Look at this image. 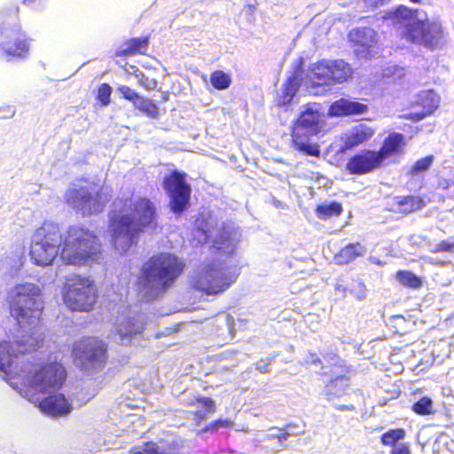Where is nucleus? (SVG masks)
<instances>
[{"label": "nucleus", "instance_id": "nucleus-1", "mask_svg": "<svg viewBox=\"0 0 454 454\" xmlns=\"http://www.w3.org/2000/svg\"><path fill=\"white\" fill-rule=\"evenodd\" d=\"M158 227L157 209L147 197L126 198L109 213L107 231L112 246L125 253L137 243L146 230Z\"/></svg>", "mask_w": 454, "mask_h": 454}, {"label": "nucleus", "instance_id": "nucleus-2", "mask_svg": "<svg viewBox=\"0 0 454 454\" xmlns=\"http://www.w3.org/2000/svg\"><path fill=\"white\" fill-rule=\"evenodd\" d=\"M32 239L60 251L62 262L69 265H84L101 253L98 236L82 224H71L63 231L55 223L43 222Z\"/></svg>", "mask_w": 454, "mask_h": 454}, {"label": "nucleus", "instance_id": "nucleus-3", "mask_svg": "<svg viewBox=\"0 0 454 454\" xmlns=\"http://www.w3.org/2000/svg\"><path fill=\"white\" fill-rule=\"evenodd\" d=\"M184 269V261L176 254L160 252L150 256L143 263L137 284L147 294L157 297L174 286Z\"/></svg>", "mask_w": 454, "mask_h": 454}, {"label": "nucleus", "instance_id": "nucleus-4", "mask_svg": "<svg viewBox=\"0 0 454 454\" xmlns=\"http://www.w3.org/2000/svg\"><path fill=\"white\" fill-rule=\"evenodd\" d=\"M5 303L19 327L33 329L41 322L44 301L42 288L37 284H15L7 290Z\"/></svg>", "mask_w": 454, "mask_h": 454}, {"label": "nucleus", "instance_id": "nucleus-5", "mask_svg": "<svg viewBox=\"0 0 454 454\" xmlns=\"http://www.w3.org/2000/svg\"><path fill=\"white\" fill-rule=\"evenodd\" d=\"M418 13V9H410L404 5L395 8L394 18L403 26L401 37L410 43L434 50L443 38L442 27L437 21L419 20Z\"/></svg>", "mask_w": 454, "mask_h": 454}, {"label": "nucleus", "instance_id": "nucleus-6", "mask_svg": "<svg viewBox=\"0 0 454 454\" xmlns=\"http://www.w3.org/2000/svg\"><path fill=\"white\" fill-rule=\"evenodd\" d=\"M67 380V371L59 362L33 363L24 374V384L35 393L47 394L59 390Z\"/></svg>", "mask_w": 454, "mask_h": 454}, {"label": "nucleus", "instance_id": "nucleus-7", "mask_svg": "<svg viewBox=\"0 0 454 454\" xmlns=\"http://www.w3.org/2000/svg\"><path fill=\"white\" fill-rule=\"evenodd\" d=\"M98 299L94 282L87 277L74 275L67 278L64 285L63 301L72 311L89 312L93 309Z\"/></svg>", "mask_w": 454, "mask_h": 454}, {"label": "nucleus", "instance_id": "nucleus-8", "mask_svg": "<svg viewBox=\"0 0 454 454\" xmlns=\"http://www.w3.org/2000/svg\"><path fill=\"white\" fill-rule=\"evenodd\" d=\"M236 278L237 274L227 272V269L210 262L196 270L192 286L195 290L207 295H216L227 290Z\"/></svg>", "mask_w": 454, "mask_h": 454}, {"label": "nucleus", "instance_id": "nucleus-9", "mask_svg": "<svg viewBox=\"0 0 454 454\" xmlns=\"http://www.w3.org/2000/svg\"><path fill=\"white\" fill-rule=\"evenodd\" d=\"M73 355L83 367L100 371L108 361V346L98 337L87 336L74 343Z\"/></svg>", "mask_w": 454, "mask_h": 454}, {"label": "nucleus", "instance_id": "nucleus-10", "mask_svg": "<svg viewBox=\"0 0 454 454\" xmlns=\"http://www.w3.org/2000/svg\"><path fill=\"white\" fill-rule=\"evenodd\" d=\"M66 203L83 217L103 212L106 200L100 189L80 186L68 189L65 194Z\"/></svg>", "mask_w": 454, "mask_h": 454}, {"label": "nucleus", "instance_id": "nucleus-11", "mask_svg": "<svg viewBox=\"0 0 454 454\" xmlns=\"http://www.w3.org/2000/svg\"><path fill=\"white\" fill-rule=\"evenodd\" d=\"M186 176V173L175 169L166 175L162 181V187L169 199V208L176 215L182 214L190 206L192 187Z\"/></svg>", "mask_w": 454, "mask_h": 454}, {"label": "nucleus", "instance_id": "nucleus-12", "mask_svg": "<svg viewBox=\"0 0 454 454\" xmlns=\"http://www.w3.org/2000/svg\"><path fill=\"white\" fill-rule=\"evenodd\" d=\"M0 35L3 36V40L0 41L1 56L5 57L8 61L27 58L30 50L31 39L22 29L20 24H16L12 27H1Z\"/></svg>", "mask_w": 454, "mask_h": 454}, {"label": "nucleus", "instance_id": "nucleus-13", "mask_svg": "<svg viewBox=\"0 0 454 454\" xmlns=\"http://www.w3.org/2000/svg\"><path fill=\"white\" fill-rule=\"evenodd\" d=\"M312 78L318 85L342 83L352 77L351 66L342 59H321L311 67Z\"/></svg>", "mask_w": 454, "mask_h": 454}, {"label": "nucleus", "instance_id": "nucleus-14", "mask_svg": "<svg viewBox=\"0 0 454 454\" xmlns=\"http://www.w3.org/2000/svg\"><path fill=\"white\" fill-rule=\"evenodd\" d=\"M383 167L376 150L365 149L351 156L345 166L351 175L362 176L372 173Z\"/></svg>", "mask_w": 454, "mask_h": 454}, {"label": "nucleus", "instance_id": "nucleus-15", "mask_svg": "<svg viewBox=\"0 0 454 454\" xmlns=\"http://www.w3.org/2000/svg\"><path fill=\"white\" fill-rule=\"evenodd\" d=\"M440 96L433 90L421 91L417 100L413 103L414 110L403 114V118L413 122H418L427 116L431 115L439 106Z\"/></svg>", "mask_w": 454, "mask_h": 454}, {"label": "nucleus", "instance_id": "nucleus-16", "mask_svg": "<svg viewBox=\"0 0 454 454\" xmlns=\"http://www.w3.org/2000/svg\"><path fill=\"white\" fill-rule=\"evenodd\" d=\"M318 135V133L294 123L291 129L292 145L296 151L307 156L319 157L320 146L317 143H310V138Z\"/></svg>", "mask_w": 454, "mask_h": 454}, {"label": "nucleus", "instance_id": "nucleus-17", "mask_svg": "<svg viewBox=\"0 0 454 454\" xmlns=\"http://www.w3.org/2000/svg\"><path fill=\"white\" fill-rule=\"evenodd\" d=\"M405 137L397 132L389 133L383 140L376 153L382 164L390 157H400L404 153Z\"/></svg>", "mask_w": 454, "mask_h": 454}, {"label": "nucleus", "instance_id": "nucleus-18", "mask_svg": "<svg viewBox=\"0 0 454 454\" xmlns=\"http://www.w3.org/2000/svg\"><path fill=\"white\" fill-rule=\"evenodd\" d=\"M29 255L35 265L45 267L51 265L58 255L60 256V251L32 239Z\"/></svg>", "mask_w": 454, "mask_h": 454}, {"label": "nucleus", "instance_id": "nucleus-19", "mask_svg": "<svg viewBox=\"0 0 454 454\" xmlns=\"http://www.w3.org/2000/svg\"><path fill=\"white\" fill-rule=\"evenodd\" d=\"M40 409L51 416H64L68 414L73 407L63 394L49 395L39 402Z\"/></svg>", "mask_w": 454, "mask_h": 454}, {"label": "nucleus", "instance_id": "nucleus-20", "mask_svg": "<svg viewBox=\"0 0 454 454\" xmlns=\"http://www.w3.org/2000/svg\"><path fill=\"white\" fill-rule=\"evenodd\" d=\"M375 130L365 123H359L353 126L350 131L346 134L342 144V151L350 150L369 141L374 135Z\"/></svg>", "mask_w": 454, "mask_h": 454}, {"label": "nucleus", "instance_id": "nucleus-21", "mask_svg": "<svg viewBox=\"0 0 454 454\" xmlns=\"http://www.w3.org/2000/svg\"><path fill=\"white\" fill-rule=\"evenodd\" d=\"M367 109L368 106L365 104L342 98L331 104L328 114L335 117L362 114L367 112Z\"/></svg>", "mask_w": 454, "mask_h": 454}, {"label": "nucleus", "instance_id": "nucleus-22", "mask_svg": "<svg viewBox=\"0 0 454 454\" xmlns=\"http://www.w3.org/2000/svg\"><path fill=\"white\" fill-rule=\"evenodd\" d=\"M150 43L149 35L132 37L125 40L114 51L115 57L145 54Z\"/></svg>", "mask_w": 454, "mask_h": 454}, {"label": "nucleus", "instance_id": "nucleus-23", "mask_svg": "<svg viewBox=\"0 0 454 454\" xmlns=\"http://www.w3.org/2000/svg\"><path fill=\"white\" fill-rule=\"evenodd\" d=\"M238 241L225 230L220 231L213 240L212 253L221 258L232 255L237 248Z\"/></svg>", "mask_w": 454, "mask_h": 454}, {"label": "nucleus", "instance_id": "nucleus-24", "mask_svg": "<svg viewBox=\"0 0 454 454\" xmlns=\"http://www.w3.org/2000/svg\"><path fill=\"white\" fill-rule=\"evenodd\" d=\"M294 123L318 134L323 132L325 127V120L319 113L309 108L301 112Z\"/></svg>", "mask_w": 454, "mask_h": 454}, {"label": "nucleus", "instance_id": "nucleus-25", "mask_svg": "<svg viewBox=\"0 0 454 454\" xmlns=\"http://www.w3.org/2000/svg\"><path fill=\"white\" fill-rule=\"evenodd\" d=\"M365 253L364 247L360 242L349 243L340 248L334 255V260L339 265L348 264Z\"/></svg>", "mask_w": 454, "mask_h": 454}, {"label": "nucleus", "instance_id": "nucleus-26", "mask_svg": "<svg viewBox=\"0 0 454 454\" xmlns=\"http://www.w3.org/2000/svg\"><path fill=\"white\" fill-rule=\"evenodd\" d=\"M395 204L397 207V212L403 215L411 214L420 209L425 205L423 199L415 195L396 196L395 198Z\"/></svg>", "mask_w": 454, "mask_h": 454}, {"label": "nucleus", "instance_id": "nucleus-27", "mask_svg": "<svg viewBox=\"0 0 454 454\" xmlns=\"http://www.w3.org/2000/svg\"><path fill=\"white\" fill-rule=\"evenodd\" d=\"M298 89V79L294 74H293L285 82L282 93L277 98V106L281 107L290 104Z\"/></svg>", "mask_w": 454, "mask_h": 454}, {"label": "nucleus", "instance_id": "nucleus-28", "mask_svg": "<svg viewBox=\"0 0 454 454\" xmlns=\"http://www.w3.org/2000/svg\"><path fill=\"white\" fill-rule=\"evenodd\" d=\"M315 214L321 220H328L332 217H338L343 212L341 203L333 200L329 204H319L315 207Z\"/></svg>", "mask_w": 454, "mask_h": 454}, {"label": "nucleus", "instance_id": "nucleus-29", "mask_svg": "<svg viewBox=\"0 0 454 454\" xmlns=\"http://www.w3.org/2000/svg\"><path fill=\"white\" fill-rule=\"evenodd\" d=\"M134 107L138 112L152 120L158 119L160 115L158 106L152 99L143 96H140V98L138 99L137 103L134 105Z\"/></svg>", "mask_w": 454, "mask_h": 454}, {"label": "nucleus", "instance_id": "nucleus-30", "mask_svg": "<svg viewBox=\"0 0 454 454\" xmlns=\"http://www.w3.org/2000/svg\"><path fill=\"white\" fill-rule=\"evenodd\" d=\"M395 278L400 282V284L406 287L418 289L422 286L421 278L415 275L411 271L405 270H398L395 273Z\"/></svg>", "mask_w": 454, "mask_h": 454}, {"label": "nucleus", "instance_id": "nucleus-31", "mask_svg": "<svg viewBox=\"0 0 454 454\" xmlns=\"http://www.w3.org/2000/svg\"><path fill=\"white\" fill-rule=\"evenodd\" d=\"M210 83L215 90H224L230 87L231 79L225 72L215 70L210 74Z\"/></svg>", "mask_w": 454, "mask_h": 454}, {"label": "nucleus", "instance_id": "nucleus-32", "mask_svg": "<svg viewBox=\"0 0 454 454\" xmlns=\"http://www.w3.org/2000/svg\"><path fill=\"white\" fill-rule=\"evenodd\" d=\"M411 410L420 416L432 415L434 413L433 400L429 396H422L412 404Z\"/></svg>", "mask_w": 454, "mask_h": 454}, {"label": "nucleus", "instance_id": "nucleus-33", "mask_svg": "<svg viewBox=\"0 0 454 454\" xmlns=\"http://www.w3.org/2000/svg\"><path fill=\"white\" fill-rule=\"evenodd\" d=\"M12 345L9 341L0 342V370L6 371L12 362Z\"/></svg>", "mask_w": 454, "mask_h": 454}, {"label": "nucleus", "instance_id": "nucleus-34", "mask_svg": "<svg viewBox=\"0 0 454 454\" xmlns=\"http://www.w3.org/2000/svg\"><path fill=\"white\" fill-rule=\"evenodd\" d=\"M434 161V155H427L423 158L417 160L409 168L408 174L411 176H417L424 173L430 168Z\"/></svg>", "mask_w": 454, "mask_h": 454}, {"label": "nucleus", "instance_id": "nucleus-35", "mask_svg": "<svg viewBox=\"0 0 454 454\" xmlns=\"http://www.w3.org/2000/svg\"><path fill=\"white\" fill-rule=\"evenodd\" d=\"M129 454H167L157 442L153 441L145 442L142 447L133 446L129 450Z\"/></svg>", "mask_w": 454, "mask_h": 454}, {"label": "nucleus", "instance_id": "nucleus-36", "mask_svg": "<svg viewBox=\"0 0 454 454\" xmlns=\"http://www.w3.org/2000/svg\"><path fill=\"white\" fill-rule=\"evenodd\" d=\"M404 437V429H389L380 435V442L385 446H395L398 441L403 440Z\"/></svg>", "mask_w": 454, "mask_h": 454}, {"label": "nucleus", "instance_id": "nucleus-37", "mask_svg": "<svg viewBox=\"0 0 454 454\" xmlns=\"http://www.w3.org/2000/svg\"><path fill=\"white\" fill-rule=\"evenodd\" d=\"M112 87L108 83H101L97 88L96 98L100 106H106L111 102Z\"/></svg>", "mask_w": 454, "mask_h": 454}, {"label": "nucleus", "instance_id": "nucleus-38", "mask_svg": "<svg viewBox=\"0 0 454 454\" xmlns=\"http://www.w3.org/2000/svg\"><path fill=\"white\" fill-rule=\"evenodd\" d=\"M117 91L121 94V98L134 105L137 103L140 98V94L137 90L131 89L127 85H120L117 88Z\"/></svg>", "mask_w": 454, "mask_h": 454}, {"label": "nucleus", "instance_id": "nucleus-39", "mask_svg": "<svg viewBox=\"0 0 454 454\" xmlns=\"http://www.w3.org/2000/svg\"><path fill=\"white\" fill-rule=\"evenodd\" d=\"M117 332L121 336H131L137 333L135 322L131 318H126L125 321L121 323L117 327Z\"/></svg>", "mask_w": 454, "mask_h": 454}, {"label": "nucleus", "instance_id": "nucleus-40", "mask_svg": "<svg viewBox=\"0 0 454 454\" xmlns=\"http://www.w3.org/2000/svg\"><path fill=\"white\" fill-rule=\"evenodd\" d=\"M135 76L141 87L147 90H154L157 88L158 82L153 78H149L143 72H136Z\"/></svg>", "mask_w": 454, "mask_h": 454}, {"label": "nucleus", "instance_id": "nucleus-41", "mask_svg": "<svg viewBox=\"0 0 454 454\" xmlns=\"http://www.w3.org/2000/svg\"><path fill=\"white\" fill-rule=\"evenodd\" d=\"M234 426V422L231 419H217L209 423L206 427L205 431L215 432L220 427L231 428Z\"/></svg>", "mask_w": 454, "mask_h": 454}, {"label": "nucleus", "instance_id": "nucleus-42", "mask_svg": "<svg viewBox=\"0 0 454 454\" xmlns=\"http://www.w3.org/2000/svg\"><path fill=\"white\" fill-rule=\"evenodd\" d=\"M200 403L205 408V411L207 413H214L215 411V402L211 397L199 396L194 401L189 403V405H194Z\"/></svg>", "mask_w": 454, "mask_h": 454}, {"label": "nucleus", "instance_id": "nucleus-43", "mask_svg": "<svg viewBox=\"0 0 454 454\" xmlns=\"http://www.w3.org/2000/svg\"><path fill=\"white\" fill-rule=\"evenodd\" d=\"M433 253H454V241L450 242L448 240L442 239L440 240L434 248L432 249Z\"/></svg>", "mask_w": 454, "mask_h": 454}, {"label": "nucleus", "instance_id": "nucleus-44", "mask_svg": "<svg viewBox=\"0 0 454 454\" xmlns=\"http://www.w3.org/2000/svg\"><path fill=\"white\" fill-rule=\"evenodd\" d=\"M454 185V175L450 176H439L437 180V186L440 189L447 190Z\"/></svg>", "mask_w": 454, "mask_h": 454}, {"label": "nucleus", "instance_id": "nucleus-45", "mask_svg": "<svg viewBox=\"0 0 454 454\" xmlns=\"http://www.w3.org/2000/svg\"><path fill=\"white\" fill-rule=\"evenodd\" d=\"M200 236H203V238L200 240L203 243L207 242L210 237L208 230H204L203 228L197 226L193 230V237L196 239H200Z\"/></svg>", "mask_w": 454, "mask_h": 454}, {"label": "nucleus", "instance_id": "nucleus-46", "mask_svg": "<svg viewBox=\"0 0 454 454\" xmlns=\"http://www.w3.org/2000/svg\"><path fill=\"white\" fill-rule=\"evenodd\" d=\"M390 454H411L408 443H402L391 450Z\"/></svg>", "mask_w": 454, "mask_h": 454}, {"label": "nucleus", "instance_id": "nucleus-47", "mask_svg": "<svg viewBox=\"0 0 454 454\" xmlns=\"http://www.w3.org/2000/svg\"><path fill=\"white\" fill-rule=\"evenodd\" d=\"M207 413L206 411H196L194 412H192V415H193V418H194V420L196 422V424H200L201 421L205 420L206 418H207Z\"/></svg>", "mask_w": 454, "mask_h": 454}, {"label": "nucleus", "instance_id": "nucleus-48", "mask_svg": "<svg viewBox=\"0 0 454 454\" xmlns=\"http://www.w3.org/2000/svg\"><path fill=\"white\" fill-rule=\"evenodd\" d=\"M290 436V434L289 433H281V434H272L270 436V439H277L278 442H282L284 441H286V439H288V437Z\"/></svg>", "mask_w": 454, "mask_h": 454}, {"label": "nucleus", "instance_id": "nucleus-49", "mask_svg": "<svg viewBox=\"0 0 454 454\" xmlns=\"http://www.w3.org/2000/svg\"><path fill=\"white\" fill-rule=\"evenodd\" d=\"M335 409L339 410V411H353L355 410V407L353 404H348V405H345V404H336L335 405Z\"/></svg>", "mask_w": 454, "mask_h": 454}, {"label": "nucleus", "instance_id": "nucleus-50", "mask_svg": "<svg viewBox=\"0 0 454 454\" xmlns=\"http://www.w3.org/2000/svg\"><path fill=\"white\" fill-rule=\"evenodd\" d=\"M256 369L261 372V373H266L269 372V364L267 363L262 364V365H258L256 367Z\"/></svg>", "mask_w": 454, "mask_h": 454}, {"label": "nucleus", "instance_id": "nucleus-51", "mask_svg": "<svg viewBox=\"0 0 454 454\" xmlns=\"http://www.w3.org/2000/svg\"><path fill=\"white\" fill-rule=\"evenodd\" d=\"M36 0H23V3L27 5H32Z\"/></svg>", "mask_w": 454, "mask_h": 454}, {"label": "nucleus", "instance_id": "nucleus-52", "mask_svg": "<svg viewBox=\"0 0 454 454\" xmlns=\"http://www.w3.org/2000/svg\"><path fill=\"white\" fill-rule=\"evenodd\" d=\"M411 3H414V4H419L420 3V0H410Z\"/></svg>", "mask_w": 454, "mask_h": 454}]
</instances>
